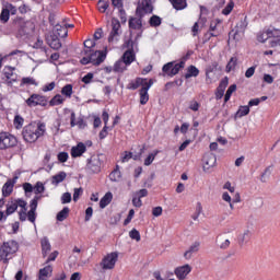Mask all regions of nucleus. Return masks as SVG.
Masks as SVG:
<instances>
[{
	"label": "nucleus",
	"instance_id": "55",
	"mask_svg": "<svg viewBox=\"0 0 280 280\" xmlns=\"http://www.w3.org/2000/svg\"><path fill=\"white\" fill-rule=\"evenodd\" d=\"M57 159L60 163H67V161H69V153L60 152L58 153Z\"/></svg>",
	"mask_w": 280,
	"mask_h": 280
},
{
	"label": "nucleus",
	"instance_id": "24",
	"mask_svg": "<svg viewBox=\"0 0 280 280\" xmlns=\"http://www.w3.org/2000/svg\"><path fill=\"white\" fill-rule=\"evenodd\" d=\"M136 58L137 57L135 56V50L131 48L124 52L121 60L128 67L135 62Z\"/></svg>",
	"mask_w": 280,
	"mask_h": 280
},
{
	"label": "nucleus",
	"instance_id": "63",
	"mask_svg": "<svg viewBox=\"0 0 280 280\" xmlns=\"http://www.w3.org/2000/svg\"><path fill=\"white\" fill-rule=\"evenodd\" d=\"M23 189H24L25 194H32V191H34V186L30 183H24Z\"/></svg>",
	"mask_w": 280,
	"mask_h": 280
},
{
	"label": "nucleus",
	"instance_id": "61",
	"mask_svg": "<svg viewBox=\"0 0 280 280\" xmlns=\"http://www.w3.org/2000/svg\"><path fill=\"white\" fill-rule=\"evenodd\" d=\"M257 69V66H253L248 68L245 72V78H253L255 75V70Z\"/></svg>",
	"mask_w": 280,
	"mask_h": 280
},
{
	"label": "nucleus",
	"instance_id": "2",
	"mask_svg": "<svg viewBox=\"0 0 280 280\" xmlns=\"http://www.w3.org/2000/svg\"><path fill=\"white\" fill-rule=\"evenodd\" d=\"M154 7H152V0H140L136 10V14L139 18L129 19V27L130 30H141L143 27V23L141 21L142 16L145 14H152Z\"/></svg>",
	"mask_w": 280,
	"mask_h": 280
},
{
	"label": "nucleus",
	"instance_id": "4",
	"mask_svg": "<svg viewBox=\"0 0 280 280\" xmlns=\"http://www.w3.org/2000/svg\"><path fill=\"white\" fill-rule=\"evenodd\" d=\"M81 58V65H95L96 67L102 65L106 60V50L90 51Z\"/></svg>",
	"mask_w": 280,
	"mask_h": 280
},
{
	"label": "nucleus",
	"instance_id": "6",
	"mask_svg": "<svg viewBox=\"0 0 280 280\" xmlns=\"http://www.w3.org/2000/svg\"><path fill=\"white\" fill-rule=\"evenodd\" d=\"M246 27H248V21L246 18L240 20L236 24L235 30H232L229 34V38H233V40H242V36H244V32H246Z\"/></svg>",
	"mask_w": 280,
	"mask_h": 280
},
{
	"label": "nucleus",
	"instance_id": "45",
	"mask_svg": "<svg viewBox=\"0 0 280 280\" xmlns=\"http://www.w3.org/2000/svg\"><path fill=\"white\" fill-rule=\"evenodd\" d=\"M235 91H237V85L232 84L229 86L225 96H224V102H229V100H231V96L233 95V93H235Z\"/></svg>",
	"mask_w": 280,
	"mask_h": 280
},
{
	"label": "nucleus",
	"instance_id": "34",
	"mask_svg": "<svg viewBox=\"0 0 280 280\" xmlns=\"http://www.w3.org/2000/svg\"><path fill=\"white\" fill-rule=\"evenodd\" d=\"M61 95H63V97H67L68 100H71V97L73 95V85L72 84H66L61 89Z\"/></svg>",
	"mask_w": 280,
	"mask_h": 280
},
{
	"label": "nucleus",
	"instance_id": "59",
	"mask_svg": "<svg viewBox=\"0 0 280 280\" xmlns=\"http://www.w3.org/2000/svg\"><path fill=\"white\" fill-rule=\"evenodd\" d=\"M82 82L84 84H91V82H93V73L89 72L88 74H85L83 78H82Z\"/></svg>",
	"mask_w": 280,
	"mask_h": 280
},
{
	"label": "nucleus",
	"instance_id": "46",
	"mask_svg": "<svg viewBox=\"0 0 280 280\" xmlns=\"http://www.w3.org/2000/svg\"><path fill=\"white\" fill-rule=\"evenodd\" d=\"M32 32H34V24L26 22L24 26H22V34H32Z\"/></svg>",
	"mask_w": 280,
	"mask_h": 280
},
{
	"label": "nucleus",
	"instance_id": "27",
	"mask_svg": "<svg viewBox=\"0 0 280 280\" xmlns=\"http://www.w3.org/2000/svg\"><path fill=\"white\" fill-rule=\"evenodd\" d=\"M200 75V70L196 68V66H189L186 69L185 79L189 80V78H198Z\"/></svg>",
	"mask_w": 280,
	"mask_h": 280
},
{
	"label": "nucleus",
	"instance_id": "25",
	"mask_svg": "<svg viewBox=\"0 0 280 280\" xmlns=\"http://www.w3.org/2000/svg\"><path fill=\"white\" fill-rule=\"evenodd\" d=\"M250 237H253V232H250V230H244V232L238 235L240 246H246V244L250 242Z\"/></svg>",
	"mask_w": 280,
	"mask_h": 280
},
{
	"label": "nucleus",
	"instance_id": "1",
	"mask_svg": "<svg viewBox=\"0 0 280 280\" xmlns=\"http://www.w3.org/2000/svg\"><path fill=\"white\" fill-rule=\"evenodd\" d=\"M45 132H47V125L38 121L26 125L22 130V136L26 143H36L37 139L45 137Z\"/></svg>",
	"mask_w": 280,
	"mask_h": 280
},
{
	"label": "nucleus",
	"instance_id": "39",
	"mask_svg": "<svg viewBox=\"0 0 280 280\" xmlns=\"http://www.w3.org/2000/svg\"><path fill=\"white\" fill-rule=\"evenodd\" d=\"M67 178V173L60 172L59 174L52 176L51 184L52 185H60Z\"/></svg>",
	"mask_w": 280,
	"mask_h": 280
},
{
	"label": "nucleus",
	"instance_id": "11",
	"mask_svg": "<svg viewBox=\"0 0 280 280\" xmlns=\"http://www.w3.org/2000/svg\"><path fill=\"white\" fill-rule=\"evenodd\" d=\"M43 196H35L30 203L31 210L26 213V218L33 224L36 222V209L38 208V200H40Z\"/></svg>",
	"mask_w": 280,
	"mask_h": 280
},
{
	"label": "nucleus",
	"instance_id": "13",
	"mask_svg": "<svg viewBox=\"0 0 280 280\" xmlns=\"http://www.w3.org/2000/svg\"><path fill=\"white\" fill-rule=\"evenodd\" d=\"M202 161H203V172H209V170H211V167H215V163H218V159L213 153H206L203 155Z\"/></svg>",
	"mask_w": 280,
	"mask_h": 280
},
{
	"label": "nucleus",
	"instance_id": "38",
	"mask_svg": "<svg viewBox=\"0 0 280 280\" xmlns=\"http://www.w3.org/2000/svg\"><path fill=\"white\" fill-rule=\"evenodd\" d=\"M69 207H65L61 211L57 213V221L58 222H65L67 218H69Z\"/></svg>",
	"mask_w": 280,
	"mask_h": 280
},
{
	"label": "nucleus",
	"instance_id": "57",
	"mask_svg": "<svg viewBox=\"0 0 280 280\" xmlns=\"http://www.w3.org/2000/svg\"><path fill=\"white\" fill-rule=\"evenodd\" d=\"M71 202V194L70 192H65L61 196V205H69Z\"/></svg>",
	"mask_w": 280,
	"mask_h": 280
},
{
	"label": "nucleus",
	"instance_id": "48",
	"mask_svg": "<svg viewBox=\"0 0 280 280\" xmlns=\"http://www.w3.org/2000/svg\"><path fill=\"white\" fill-rule=\"evenodd\" d=\"M235 8V2L230 1L226 7L222 10V14H224V16H229V14H231V12H233V9Z\"/></svg>",
	"mask_w": 280,
	"mask_h": 280
},
{
	"label": "nucleus",
	"instance_id": "3",
	"mask_svg": "<svg viewBox=\"0 0 280 280\" xmlns=\"http://www.w3.org/2000/svg\"><path fill=\"white\" fill-rule=\"evenodd\" d=\"M18 252L19 243L16 241H8L3 243L0 247V261L8 264V261H10V257H12V255Z\"/></svg>",
	"mask_w": 280,
	"mask_h": 280
},
{
	"label": "nucleus",
	"instance_id": "5",
	"mask_svg": "<svg viewBox=\"0 0 280 280\" xmlns=\"http://www.w3.org/2000/svg\"><path fill=\"white\" fill-rule=\"evenodd\" d=\"M119 259V253L112 252L103 257L100 266L102 270H113Z\"/></svg>",
	"mask_w": 280,
	"mask_h": 280
},
{
	"label": "nucleus",
	"instance_id": "19",
	"mask_svg": "<svg viewBox=\"0 0 280 280\" xmlns=\"http://www.w3.org/2000/svg\"><path fill=\"white\" fill-rule=\"evenodd\" d=\"M267 31H268L269 38H273L270 42V46L271 47L280 46V31L277 28H269Z\"/></svg>",
	"mask_w": 280,
	"mask_h": 280
},
{
	"label": "nucleus",
	"instance_id": "9",
	"mask_svg": "<svg viewBox=\"0 0 280 280\" xmlns=\"http://www.w3.org/2000/svg\"><path fill=\"white\" fill-rule=\"evenodd\" d=\"M119 36H121V22H119V20L113 18L112 19V31L108 36V43H117V40H119Z\"/></svg>",
	"mask_w": 280,
	"mask_h": 280
},
{
	"label": "nucleus",
	"instance_id": "64",
	"mask_svg": "<svg viewBox=\"0 0 280 280\" xmlns=\"http://www.w3.org/2000/svg\"><path fill=\"white\" fill-rule=\"evenodd\" d=\"M130 159H132V152L126 151L124 153V156L121 158V163H128V161H130Z\"/></svg>",
	"mask_w": 280,
	"mask_h": 280
},
{
	"label": "nucleus",
	"instance_id": "40",
	"mask_svg": "<svg viewBox=\"0 0 280 280\" xmlns=\"http://www.w3.org/2000/svg\"><path fill=\"white\" fill-rule=\"evenodd\" d=\"M221 24H222V20L220 19H215L211 21L210 23V32H212L211 36H218V33H215V31L218 30V26Z\"/></svg>",
	"mask_w": 280,
	"mask_h": 280
},
{
	"label": "nucleus",
	"instance_id": "35",
	"mask_svg": "<svg viewBox=\"0 0 280 280\" xmlns=\"http://www.w3.org/2000/svg\"><path fill=\"white\" fill-rule=\"evenodd\" d=\"M159 152H160L159 150H154L153 152L149 153V155L144 159V165L147 167H150V165L154 163V160L159 155Z\"/></svg>",
	"mask_w": 280,
	"mask_h": 280
},
{
	"label": "nucleus",
	"instance_id": "22",
	"mask_svg": "<svg viewBox=\"0 0 280 280\" xmlns=\"http://www.w3.org/2000/svg\"><path fill=\"white\" fill-rule=\"evenodd\" d=\"M198 250H200V243L199 242H195L184 253V258L187 259V260L191 259V257H194V255H196V253H198Z\"/></svg>",
	"mask_w": 280,
	"mask_h": 280
},
{
	"label": "nucleus",
	"instance_id": "14",
	"mask_svg": "<svg viewBox=\"0 0 280 280\" xmlns=\"http://www.w3.org/2000/svg\"><path fill=\"white\" fill-rule=\"evenodd\" d=\"M88 168L91 170L93 174H100L102 171V161L100 156H92L88 162Z\"/></svg>",
	"mask_w": 280,
	"mask_h": 280
},
{
	"label": "nucleus",
	"instance_id": "52",
	"mask_svg": "<svg viewBox=\"0 0 280 280\" xmlns=\"http://www.w3.org/2000/svg\"><path fill=\"white\" fill-rule=\"evenodd\" d=\"M268 38H270V35L268 34V30L257 35L258 43H266Z\"/></svg>",
	"mask_w": 280,
	"mask_h": 280
},
{
	"label": "nucleus",
	"instance_id": "29",
	"mask_svg": "<svg viewBox=\"0 0 280 280\" xmlns=\"http://www.w3.org/2000/svg\"><path fill=\"white\" fill-rule=\"evenodd\" d=\"M109 180L112 183H119V180H121V170L119 165H116L115 170L109 174Z\"/></svg>",
	"mask_w": 280,
	"mask_h": 280
},
{
	"label": "nucleus",
	"instance_id": "28",
	"mask_svg": "<svg viewBox=\"0 0 280 280\" xmlns=\"http://www.w3.org/2000/svg\"><path fill=\"white\" fill-rule=\"evenodd\" d=\"M20 86L23 89V86H38V83L36 82V79L34 77H23Z\"/></svg>",
	"mask_w": 280,
	"mask_h": 280
},
{
	"label": "nucleus",
	"instance_id": "50",
	"mask_svg": "<svg viewBox=\"0 0 280 280\" xmlns=\"http://www.w3.org/2000/svg\"><path fill=\"white\" fill-rule=\"evenodd\" d=\"M149 23H150L151 27H159L162 23V20L158 15H153L150 18Z\"/></svg>",
	"mask_w": 280,
	"mask_h": 280
},
{
	"label": "nucleus",
	"instance_id": "31",
	"mask_svg": "<svg viewBox=\"0 0 280 280\" xmlns=\"http://www.w3.org/2000/svg\"><path fill=\"white\" fill-rule=\"evenodd\" d=\"M16 82V77L14 75V72H4L3 83L7 84V86H12Z\"/></svg>",
	"mask_w": 280,
	"mask_h": 280
},
{
	"label": "nucleus",
	"instance_id": "32",
	"mask_svg": "<svg viewBox=\"0 0 280 280\" xmlns=\"http://www.w3.org/2000/svg\"><path fill=\"white\" fill-rule=\"evenodd\" d=\"M18 209L19 208H18L16 199L9 201L7 203V209H5L4 214H7V218H8V217L12 215V213H15Z\"/></svg>",
	"mask_w": 280,
	"mask_h": 280
},
{
	"label": "nucleus",
	"instance_id": "17",
	"mask_svg": "<svg viewBox=\"0 0 280 280\" xmlns=\"http://www.w3.org/2000/svg\"><path fill=\"white\" fill-rule=\"evenodd\" d=\"M19 177H14L13 179H8L7 183L2 186V196L8 198L14 191V185H16V179Z\"/></svg>",
	"mask_w": 280,
	"mask_h": 280
},
{
	"label": "nucleus",
	"instance_id": "33",
	"mask_svg": "<svg viewBox=\"0 0 280 280\" xmlns=\"http://www.w3.org/2000/svg\"><path fill=\"white\" fill-rule=\"evenodd\" d=\"M85 49L81 52V56H86L88 54H91L93 47H95V40L93 39H86L83 43Z\"/></svg>",
	"mask_w": 280,
	"mask_h": 280
},
{
	"label": "nucleus",
	"instance_id": "41",
	"mask_svg": "<svg viewBox=\"0 0 280 280\" xmlns=\"http://www.w3.org/2000/svg\"><path fill=\"white\" fill-rule=\"evenodd\" d=\"M128 67L121 59L116 61L114 65L115 73H124V70Z\"/></svg>",
	"mask_w": 280,
	"mask_h": 280
},
{
	"label": "nucleus",
	"instance_id": "53",
	"mask_svg": "<svg viewBox=\"0 0 280 280\" xmlns=\"http://www.w3.org/2000/svg\"><path fill=\"white\" fill-rule=\"evenodd\" d=\"M129 237L131 240H136V242H141V234L139 231H137V229H133L129 232Z\"/></svg>",
	"mask_w": 280,
	"mask_h": 280
},
{
	"label": "nucleus",
	"instance_id": "56",
	"mask_svg": "<svg viewBox=\"0 0 280 280\" xmlns=\"http://www.w3.org/2000/svg\"><path fill=\"white\" fill-rule=\"evenodd\" d=\"M19 215L21 222H25L27 220V208H20Z\"/></svg>",
	"mask_w": 280,
	"mask_h": 280
},
{
	"label": "nucleus",
	"instance_id": "10",
	"mask_svg": "<svg viewBox=\"0 0 280 280\" xmlns=\"http://www.w3.org/2000/svg\"><path fill=\"white\" fill-rule=\"evenodd\" d=\"M25 104L30 106V108L34 106H45L47 104V98L40 94H32L26 101Z\"/></svg>",
	"mask_w": 280,
	"mask_h": 280
},
{
	"label": "nucleus",
	"instance_id": "58",
	"mask_svg": "<svg viewBox=\"0 0 280 280\" xmlns=\"http://www.w3.org/2000/svg\"><path fill=\"white\" fill-rule=\"evenodd\" d=\"M189 109L198 113V110H200V103H198L197 101H191L189 103Z\"/></svg>",
	"mask_w": 280,
	"mask_h": 280
},
{
	"label": "nucleus",
	"instance_id": "49",
	"mask_svg": "<svg viewBox=\"0 0 280 280\" xmlns=\"http://www.w3.org/2000/svg\"><path fill=\"white\" fill-rule=\"evenodd\" d=\"M109 3H108V0H100L98 1V12H106L109 8Z\"/></svg>",
	"mask_w": 280,
	"mask_h": 280
},
{
	"label": "nucleus",
	"instance_id": "7",
	"mask_svg": "<svg viewBox=\"0 0 280 280\" xmlns=\"http://www.w3.org/2000/svg\"><path fill=\"white\" fill-rule=\"evenodd\" d=\"M180 69H185V60L179 61L178 63L171 61L163 66L162 71L170 78H174L179 73Z\"/></svg>",
	"mask_w": 280,
	"mask_h": 280
},
{
	"label": "nucleus",
	"instance_id": "21",
	"mask_svg": "<svg viewBox=\"0 0 280 280\" xmlns=\"http://www.w3.org/2000/svg\"><path fill=\"white\" fill-rule=\"evenodd\" d=\"M54 275V267L51 265H46L44 268L39 269L38 280H49Z\"/></svg>",
	"mask_w": 280,
	"mask_h": 280
},
{
	"label": "nucleus",
	"instance_id": "16",
	"mask_svg": "<svg viewBox=\"0 0 280 280\" xmlns=\"http://www.w3.org/2000/svg\"><path fill=\"white\" fill-rule=\"evenodd\" d=\"M54 36H59V38H67L69 31L67 30V23L56 24L54 26Z\"/></svg>",
	"mask_w": 280,
	"mask_h": 280
},
{
	"label": "nucleus",
	"instance_id": "60",
	"mask_svg": "<svg viewBox=\"0 0 280 280\" xmlns=\"http://www.w3.org/2000/svg\"><path fill=\"white\" fill-rule=\"evenodd\" d=\"M92 218H93V208L89 207L85 210V222H90Z\"/></svg>",
	"mask_w": 280,
	"mask_h": 280
},
{
	"label": "nucleus",
	"instance_id": "47",
	"mask_svg": "<svg viewBox=\"0 0 280 280\" xmlns=\"http://www.w3.org/2000/svg\"><path fill=\"white\" fill-rule=\"evenodd\" d=\"M34 194L38 196V194H45V184L43 182H37L34 186Z\"/></svg>",
	"mask_w": 280,
	"mask_h": 280
},
{
	"label": "nucleus",
	"instance_id": "23",
	"mask_svg": "<svg viewBox=\"0 0 280 280\" xmlns=\"http://www.w3.org/2000/svg\"><path fill=\"white\" fill-rule=\"evenodd\" d=\"M40 246L43 257H47L49 253H51V243L49 242V238L47 236H44L40 240Z\"/></svg>",
	"mask_w": 280,
	"mask_h": 280
},
{
	"label": "nucleus",
	"instance_id": "54",
	"mask_svg": "<svg viewBox=\"0 0 280 280\" xmlns=\"http://www.w3.org/2000/svg\"><path fill=\"white\" fill-rule=\"evenodd\" d=\"M56 89V82H50V83H47L45 84L43 88H42V91L44 93H49V91H54Z\"/></svg>",
	"mask_w": 280,
	"mask_h": 280
},
{
	"label": "nucleus",
	"instance_id": "18",
	"mask_svg": "<svg viewBox=\"0 0 280 280\" xmlns=\"http://www.w3.org/2000/svg\"><path fill=\"white\" fill-rule=\"evenodd\" d=\"M189 272H191V266L189 265H184L175 269V275L179 280L187 279V275H189Z\"/></svg>",
	"mask_w": 280,
	"mask_h": 280
},
{
	"label": "nucleus",
	"instance_id": "37",
	"mask_svg": "<svg viewBox=\"0 0 280 280\" xmlns=\"http://www.w3.org/2000/svg\"><path fill=\"white\" fill-rule=\"evenodd\" d=\"M175 10H185L187 8V0H170Z\"/></svg>",
	"mask_w": 280,
	"mask_h": 280
},
{
	"label": "nucleus",
	"instance_id": "26",
	"mask_svg": "<svg viewBox=\"0 0 280 280\" xmlns=\"http://www.w3.org/2000/svg\"><path fill=\"white\" fill-rule=\"evenodd\" d=\"M59 38L60 36L58 35H54L47 38V44L49 45V47H51V49L58 50L62 47V43H60Z\"/></svg>",
	"mask_w": 280,
	"mask_h": 280
},
{
	"label": "nucleus",
	"instance_id": "51",
	"mask_svg": "<svg viewBox=\"0 0 280 280\" xmlns=\"http://www.w3.org/2000/svg\"><path fill=\"white\" fill-rule=\"evenodd\" d=\"M0 21L2 23H8L10 21V10L9 9H3L1 14H0Z\"/></svg>",
	"mask_w": 280,
	"mask_h": 280
},
{
	"label": "nucleus",
	"instance_id": "15",
	"mask_svg": "<svg viewBox=\"0 0 280 280\" xmlns=\"http://www.w3.org/2000/svg\"><path fill=\"white\" fill-rule=\"evenodd\" d=\"M148 84H150V80L137 78L127 85V89H129V91H137L139 86H142V89H144V86H148Z\"/></svg>",
	"mask_w": 280,
	"mask_h": 280
},
{
	"label": "nucleus",
	"instance_id": "43",
	"mask_svg": "<svg viewBox=\"0 0 280 280\" xmlns=\"http://www.w3.org/2000/svg\"><path fill=\"white\" fill-rule=\"evenodd\" d=\"M235 67H237V58L232 57L226 65L225 71L231 73V71H235Z\"/></svg>",
	"mask_w": 280,
	"mask_h": 280
},
{
	"label": "nucleus",
	"instance_id": "36",
	"mask_svg": "<svg viewBox=\"0 0 280 280\" xmlns=\"http://www.w3.org/2000/svg\"><path fill=\"white\" fill-rule=\"evenodd\" d=\"M65 104V97L61 94L55 95L50 101H49V106H60Z\"/></svg>",
	"mask_w": 280,
	"mask_h": 280
},
{
	"label": "nucleus",
	"instance_id": "62",
	"mask_svg": "<svg viewBox=\"0 0 280 280\" xmlns=\"http://www.w3.org/2000/svg\"><path fill=\"white\" fill-rule=\"evenodd\" d=\"M58 255H59L58 250L52 252V253L48 256V258L46 259V262H45V264L47 265V264H49V261H56Z\"/></svg>",
	"mask_w": 280,
	"mask_h": 280
},
{
	"label": "nucleus",
	"instance_id": "44",
	"mask_svg": "<svg viewBox=\"0 0 280 280\" xmlns=\"http://www.w3.org/2000/svg\"><path fill=\"white\" fill-rule=\"evenodd\" d=\"M250 113V107L248 105L241 106L236 112V117H246Z\"/></svg>",
	"mask_w": 280,
	"mask_h": 280
},
{
	"label": "nucleus",
	"instance_id": "8",
	"mask_svg": "<svg viewBox=\"0 0 280 280\" xmlns=\"http://www.w3.org/2000/svg\"><path fill=\"white\" fill-rule=\"evenodd\" d=\"M18 140L10 132H0V150H8L10 148H14L16 145Z\"/></svg>",
	"mask_w": 280,
	"mask_h": 280
},
{
	"label": "nucleus",
	"instance_id": "12",
	"mask_svg": "<svg viewBox=\"0 0 280 280\" xmlns=\"http://www.w3.org/2000/svg\"><path fill=\"white\" fill-rule=\"evenodd\" d=\"M153 84H154V80L150 79L149 84L144 85V88H141V90H140V104L142 106H145V104H148V102H150V94H148V92L150 91V89H152Z\"/></svg>",
	"mask_w": 280,
	"mask_h": 280
},
{
	"label": "nucleus",
	"instance_id": "42",
	"mask_svg": "<svg viewBox=\"0 0 280 280\" xmlns=\"http://www.w3.org/2000/svg\"><path fill=\"white\" fill-rule=\"evenodd\" d=\"M23 124H25V119L21 115H15L13 120V126L16 128V130H21L23 128Z\"/></svg>",
	"mask_w": 280,
	"mask_h": 280
},
{
	"label": "nucleus",
	"instance_id": "30",
	"mask_svg": "<svg viewBox=\"0 0 280 280\" xmlns=\"http://www.w3.org/2000/svg\"><path fill=\"white\" fill-rule=\"evenodd\" d=\"M110 202H113V192L108 191L100 200L101 209H106V206L110 205Z\"/></svg>",
	"mask_w": 280,
	"mask_h": 280
},
{
	"label": "nucleus",
	"instance_id": "20",
	"mask_svg": "<svg viewBox=\"0 0 280 280\" xmlns=\"http://www.w3.org/2000/svg\"><path fill=\"white\" fill-rule=\"evenodd\" d=\"M86 152V144L83 142H79L77 145L71 148V156L72 159H78V156H82Z\"/></svg>",
	"mask_w": 280,
	"mask_h": 280
}]
</instances>
